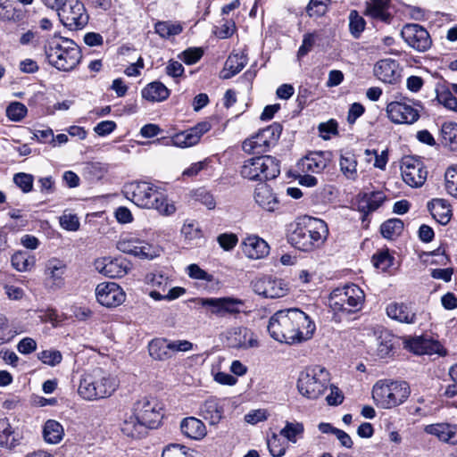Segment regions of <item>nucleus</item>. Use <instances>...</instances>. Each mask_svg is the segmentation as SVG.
<instances>
[{
    "label": "nucleus",
    "mask_w": 457,
    "mask_h": 457,
    "mask_svg": "<svg viewBox=\"0 0 457 457\" xmlns=\"http://www.w3.org/2000/svg\"><path fill=\"white\" fill-rule=\"evenodd\" d=\"M117 387L114 377L103 369L96 368L81 376L78 394L84 400L96 401L111 396Z\"/></svg>",
    "instance_id": "20e7f679"
},
{
    "label": "nucleus",
    "mask_w": 457,
    "mask_h": 457,
    "mask_svg": "<svg viewBox=\"0 0 457 457\" xmlns=\"http://www.w3.org/2000/svg\"><path fill=\"white\" fill-rule=\"evenodd\" d=\"M315 329V323L310 317L296 308L277 312L270 319L268 325L271 337L291 345L309 340Z\"/></svg>",
    "instance_id": "f257e3e1"
},
{
    "label": "nucleus",
    "mask_w": 457,
    "mask_h": 457,
    "mask_svg": "<svg viewBox=\"0 0 457 457\" xmlns=\"http://www.w3.org/2000/svg\"><path fill=\"white\" fill-rule=\"evenodd\" d=\"M364 293L358 286L352 284L338 287L332 291L328 303L337 314H350L362 308Z\"/></svg>",
    "instance_id": "0eeeda50"
},
{
    "label": "nucleus",
    "mask_w": 457,
    "mask_h": 457,
    "mask_svg": "<svg viewBox=\"0 0 457 457\" xmlns=\"http://www.w3.org/2000/svg\"><path fill=\"white\" fill-rule=\"evenodd\" d=\"M386 311L390 319L399 323L412 325L420 320V315L411 304L393 302L386 306Z\"/></svg>",
    "instance_id": "4be33fe9"
},
{
    "label": "nucleus",
    "mask_w": 457,
    "mask_h": 457,
    "mask_svg": "<svg viewBox=\"0 0 457 457\" xmlns=\"http://www.w3.org/2000/svg\"><path fill=\"white\" fill-rule=\"evenodd\" d=\"M403 230V222L402 220L394 218L389 219L380 226V232L385 238L394 239L400 236Z\"/></svg>",
    "instance_id": "49530a36"
},
{
    "label": "nucleus",
    "mask_w": 457,
    "mask_h": 457,
    "mask_svg": "<svg viewBox=\"0 0 457 457\" xmlns=\"http://www.w3.org/2000/svg\"><path fill=\"white\" fill-rule=\"evenodd\" d=\"M226 338L228 346L233 348L247 349L256 347L258 341L253 333L243 327L232 328L226 332Z\"/></svg>",
    "instance_id": "5701e85b"
},
{
    "label": "nucleus",
    "mask_w": 457,
    "mask_h": 457,
    "mask_svg": "<svg viewBox=\"0 0 457 457\" xmlns=\"http://www.w3.org/2000/svg\"><path fill=\"white\" fill-rule=\"evenodd\" d=\"M436 100L448 110L457 112V98L453 96L452 88L441 86L436 87Z\"/></svg>",
    "instance_id": "a18cd8bd"
},
{
    "label": "nucleus",
    "mask_w": 457,
    "mask_h": 457,
    "mask_svg": "<svg viewBox=\"0 0 457 457\" xmlns=\"http://www.w3.org/2000/svg\"><path fill=\"white\" fill-rule=\"evenodd\" d=\"M181 234L186 240L191 242L202 237V231L194 221L184 223L181 228Z\"/></svg>",
    "instance_id": "052dcab7"
},
{
    "label": "nucleus",
    "mask_w": 457,
    "mask_h": 457,
    "mask_svg": "<svg viewBox=\"0 0 457 457\" xmlns=\"http://www.w3.org/2000/svg\"><path fill=\"white\" fill-rule=\"evenodd\" d=\"M25 17V11L15 6L10 0H0V21L8 23H18Z\"/></svg>",
    "instance_id": "e433bc0d"
},
{
    "label": "nucleus",
    "mask_w": 457,
    "mask_h": 457,
    "mask_svg": "<svg viewBox=\"0 0 457 457\" xmlns=\"http://www.w3.org/2000/svg\"><path fill=\"white\" fill-rule=\"evenodd\" d=\"M374 266L382 271L387 270L393 264V258L387 252H379L373 256Z\"/></svg>",
    "instance_id": "0e129e2a"
},
{
    "label": "nucleus",
    "mask_w": 457,
    "mask_h": 457,
    "mask_svg": "<svg viewBox=\"0 0 457 457\" xmlns=\"http://www.w3.org/2000/svg\"><path fill=\"white\" fill-rule=\"evenodd\" d=\"M17 445L14 432L7 419L0 420V446L12 448Z\"/></svg>",
    "instance_id": "09e8293b"
},
{
    "label": "nucleus",
    "mask_w": 457,
    "mask_h": 457,
    "mask_svg": "<svg viewBox=\"0 0 457 457\" xmlns=\"http://www.w3.org/2000/svg\"><path fill=\"white\" fill-rule=\"evenodd\" d=\"M267 446L273 457H282L287 451V445L278 435L273 434L267 439Z\"/></svg>",
    "instance_id": "864d4df0"
},
{
    "label": "nucleus",
    "mask_w": 457,
    "mask_h": 457,
    "mask_svg": "<svg viewBox=\"0 0 457 457\" xmlns=\"http://www.w3.org/2000/svg\"><path fill=\"white\" fill-rule=\"evenodd\" d=\"M246 64L245 57L242 54H230L227 59L220 77L224 79H230L240 72Z\"/></svg>",
    "instance_id": "58836bf2"
},
{
    "label": "nucleus",
    "mask_w": 457,
    "mask_h": 457,
    "mask_svg": "<svg viewBox=\"0 0 457 457\" xmlns=\"http://www.w3.org/2000/svg\"><path fill=\"white\" fill-rule=\"evenodd\" d=\"M329 154L325 152H312L302 158L297 166L303 173H321L329 163Z\"/></svg>",
    "instance_id": "b1692460"
},
{
    "label": "nucleus",
    "mask_w": 457,
    "mask_h": 457,
    "mask_svg": "<svg viewBox=\"0 0 457 457\" xmlns=\"http://www.w3.org/2000/svg\"><path fill=\"white\" fill-rule=\"evenodd\" d=\"M64 436L62 426L56 420H48L43 428V436L49 444H58Z\"/></svg>",
    "instance_id": "79ce46f5"
},
{
    "label": "nucleus",
    "mask_w": 457,
    "mask_h": 457,
    "mask_svg": "<svg viewBox=\"0 0 457 457\" xmlns=\"http://www.w3.org/2000/svg\"><path fill=\"white\" fill-rule=\"evenodd\" d=\"M386 111L388 119L396 124H413L420 118L419 111L405 102H391Z\"/></svg>",
    "instance_id": "aec40b11"
},
{
    "label": "nucleus",
    "mask_w": 457,
    "mask_h": 457,
    "mask_svg": "<svg viewBox=\"0 0 457 457\" xmlns=\"http://www.w3.org/2000/svg\"><path fill=\"white\" fill-rule=\"evenodd\" d=\"M119 251L143 260H152L160 255L161 249L141 239L137 235L128 233L121 235L116 243Z\"/></svg>",
    "instance_id": "9d476101"
},
{
    "label": "nucleus",
    "mask_w": 457,
    "mask_h": 457,
    "mask_svg": "<svg viewBox=\"0 0 457 457\" xmlns=\"http://www.w3.org/2000/svg\"><path fill=\"white\" fill-rule=\"evenodd\" d=\"M217 240L220 247L223 248L225 251H229L233 249L237 245L238 241L237 235L232 233L220 234L218 237Z\"/></svg>",
    "instance_id": "774afa93"
},
{
    "label": "nucleus",
    "mask_w": 457,
    "mask_h": 457,
    "mask_svg": "<svg viewBox=\"0 0 457 457\" xmlns=\"http://www.w3.org/2000/svg\"><path fill=\"white\" fill-rule=\"evenodd\" d=\"M60 225L63 229L69 231H77L79 228V220L75 214L63 213L60 217Z\"/></svg>",
    "instance_id": "69168bd1"
},
{
    "label": "nucleus",
    "mask_w": 457,
    "mask_h": 457,
    "mask_svg": "<svg viewBox=\"0 0 457 457\" xmlns=\"http://www.w3.org/2000/svg\"><path fill=\"white\" fill-rule=\"evenodd\" d=\"M194 451L179 444H170L163 451L162 457H194Z\"/></svg>",
    "instance_id": "603ef678"
},
{
    "label": "nucleus",
    "mask_w": 457,
    "mask_h": 457,
    "mask_svg": "<svg viewBox=\"0 0 457 457\" xmlns=\"http://www.w3.org/2000/svg\"><path fill=\"white\" fill-rule=\"evenodd\" d=\"M328 235V228L325 221L309 217L296 224L290 235V242L299 250L309 252L320 247Z\"/></svg>",
    "instance_id": "39448f33"
},
{
    "label": "nucleus",
    "mask_w": 457,
    "mask_h": 457,
    "mask_svg": "<svg viewBox=\"0 0 457 457\" xmlns=\"http://www.w3.org/2000/svg\"><path fill=\"white\" fill-rule=\"evenodd\" d=\"M401 173L403 181L411 187H421L425 183L428 175L423 163L411 157H406L403 160Z\"/></svg>",
    "instance_id": "a211bd4d"
},
{
    "label": "nucleus",
    "mask_w": 457,
    "mask_h": 457,
    "mask_svg": "<svg viewBox=\"0 0 457 457\" xmlns=\"http://www.w3.org/2000/svg\"><path fill=\"white\" fill-rule=\"evenodd\" d=\"M442 144L453 150L457 149V124L444 123L441 129Z\"/></svg>",
    "instance_id": "8fccbe9b"
},
{
    "label": "nucleus",
    "mask_w": 457,
    "mask_h": 457,
    "mask_svg": "<svg viewBox=\"0 0 457 457\" xmlns=\"http://www.w3.org/2000/svg\"><path fill=\"white\" fill-rule=\"evenodd\" d=\"M123 194L136 205L154 209L162 215L170 216L176 212L175 204L151 183L145 181L129 183L124 186Z\"/></svg>",
    "instance_id": "f03ea898"
},
{
    "label": "nucleus",
    "mask_w": 457,
    "mask_h": 457,
    "mask_svg": "<svg viewBox=\"0 0 457 457\" xmlns=\"http://www.w3.org/2000/svg\"><path fill=\"white\" fill-rule=\"evenodd\" d=\"M365 27L364 19L356 11H352L349 15V28L352 35L358 37Z\"/></svg>",
    "instance_id": "4d7b16f0"
},
{
    "label": "nucleus",
    "mask_w": 457,
    "mask_h": 457,
    "mask_svg": "<svg viewBox=\"0 0 457 457\" xmlns=\"http://www.w3.org/2000/svg\"><path fill=\"white\" fill-rule=\"evenodd\" d=\"M162 408L157 399L144 397L134 403L132 412L148 428H154L157 427L162 418Z\"/></svg>",
    "instance_id": "4468645a"
},
{
    "label": "nucleus",
    "mask_w": 457,
    "mask_h": 457,
    "mask_svg": "<svg viewBox=\"0 0 457 457\" xmlns=\"http://www.w3.org/2000/svg\"><path fill=\"white\" fill-rule=\"evenodd\" d=\"M328 382V371L324 367L314 365L300 372L297 388L302 395L309 399H317L323 395Z\"/></svg>",
    "instance_id": "6e6552de"
},
{
    "label": "nucleus",
    "mask_w": 457,
    "mask_h": 457,
    "mask_svg": "<svg viewBox=\"0 0 457 457\" xmlns=\"http://www.w3.org/2000/svg\"><path fill=\"white\" fill-rule=\"evenodd\" d=\"M12 267L20 271L26 272L31 270L36 264V258L34 255L27 252H16L11 258Z\"/></svg>",
    "instance_id": "37998d69"
},
{
    "label": "nucleus",
    "mask_w": 457,
    "mask_h": 457,
    "mask_svg": "<svg viewBox=\"0 0 457 457\" xmlns=\"http://www.w3.org/2000/svg\"><path fill=\"white\" fill-rule=\"evenodd\" d=\"M186 272L192 279L203 280L206 282H212L213 280V276L212 274H209L195 263L188 265L186 268Z\"/></svg>",
    "instance_id": "bf43d9fd"
},
{
    "label": "nucleus",
    "mask_w": 457,
    "mask_h": 457,
    "mask_svg": "<svg viewBox=\"0 0 457 457\" xmlns=\"http://www.w3.org/2000/svg\"><path fill=\"white\" fill-rule=\"evenodd\" d=\"M180 428L183 435L194 440H201L207 434L204 423L195 417L183 419L180 423Z\"/></svg>",
    "instance_id": "72a5a7b5"
},
{
    "label": "nucleus",
    "mask_w": 457,
    "mask_h": 457,
    "mask_svg": "<svg viewBox=\"0 0 457 457\" xmlns=\"http://www.w3.org/2000/svg\"><path fill=\"white\" fill-rule=\"evenodd\" d=\"M148 352L150 356L155 361H166L171 358L170 353L168 339L154 338L148 344Z\"/></svg>",
    "instance_id": "ea45409f"
},
{
    "label": "nucleus",
    "mask_w": 457,
    "mask_h": 457,
    "mask_svg": "<svg viewBox=\"0 0 457 457\" xmlns=\"http://www.w3.org/2000/svg\"><path fill=\"white\" fill-rule=\"evenodd\" d=\"M254 199L258 205L268 212H275L278 209L279 200L272 188L265 184H259L254 192Z\"/></svg>",
    "instance_id": "cd10ccee"
},
{
    "label": "nucleus",
    "mask_w": 457,
    "mask_h": 457,
    "mask_svg": "<svg viewBox=\"0 0 457 457\" xmlns=\"http://www.w3.org/2000/svg\"><path fill=\"white\" fill-rule=\"evenodd\" d=\"M142 96L151 102H161L169 96V90L162 83L155 81L142 90Z\"/></svg>",
    "instance_id": "a19ab883"
},
{
    "label": "nucleus",
    "mask_w": 457,
    "mask_h": 457,
    "mask_svg": "<svg viewBox=\"0 0 457 457\" xmlns=\"http://www.w3.org/2000/svg\"><path fill=\"white\" fill-rule=\"evenodd\" d=\"M67 264L64 261L53 257L45 263L46 286L51 290H60L66 284Z\"/></svg>",
    "instance_id": "f3484780"
},
{
    "label": "nucleus",
    "mask_w": 457,
    "mask_h": 457,
    "mask_svg": "<svg viewBox=\"0 0 457 457\" xmlns=\"http://www.w3.org/2000/svg\"><path fill=\"white\" fill-rule=\"evenodd\" d=\"M401 37L408 46L418 52H426L432 45L428 30L416 23L405 24L401 29Z\"/></svg>",
    "instance_id": "2eb2a0df"
},
{
    "label": "nucleus",
    "mask_w": 457,
    "mask_h": 457,
    "mask_svg": "<svg viewBox=\"0 0 457 457\" xmlns=\"http://www.w3.org/2000/svg\"><path fill=\"white\" fill-rule=\"evenodd\" d=\"M211 124L208 121H202L195 127L175 134L170 138H158L154 143H162L164 145H174L180 148H187L195 145L201 137L211 129Z\"/></svg>",
    "instance_id": "ddd939ff"
},
{
    "label": "nucleus",
    "mask_w": 457,
    "mask_h": 457,
    "mask_svg": "<svg viewBox=\"0 0 457 457\" xmlns=\"http://www.w3.org/2000/svg\"><path fill=\"white\" fill-rule=\"evenodd\" d=\"M97 269L110 278H122L128 273V264L120 259L104 258L97 262Z\"/></svg>",
    "instance_id": "473e14b6"
},
{
    "label": "nucleus",
    "mask_w": 457,
    "mask_h": 457,
    "mask_svg": "<svg viewBox=\"0 0 457 457\" xmlns=\"http://www.w3.org/2000/svg\"><path fill=\"white\" fill-rule=\"evenodd\" d=\"M424 256L426 257L425 261L430 264L445 266L450 262L445 248L441 246L435 251L424 253Z\"/></svg>",
    "instance_id": "5fc2aeb1"
},
{
    "label": "nucleus",
    "mask_w": 457,
    "mask_h": 457,
    "mask_svg": "<svg viewBox=\"0 0 457 457\" xmlns=\"http://www.w3.org/2000/svg\"><path fill=\"white\" fill-rule=\"evenodd\" d=\"M242 251L247 258L258 260L269 254L270 245L258 236H249L242 243Z\"/></svg>",
    "instance_id": "a878e982"
},
{
    "label": "nucleus",
    "mask_w": 457,
    "mask_h": 457,
    "mask_svg": "<svg viewBox=\"0 0 457 457\" xmlns=\"http://www.w3.org/2000/svg\"><path fill=\"white\" fill-rule=\"evenodd\" d=\"M60 21L70 30L82 29L88 22L89 16L82 2L67 0L58 10Z\"/></svg>",
    "instance_id": "f8f14e48"
},
{
    "label": "nucleus",
    "mask_w": 457,
    "mask_h": 457,
    "mask_svg": "<svg viewBox=\"0 0 457 457\" xmlns=\"http://www.w3.org/2000/svg\"><path fill=\"white\" fill-rule=\"evenodd\" d=\"M27 114L26 106L19 102L12 103L6 109V116L13 121L21 120Z\"/></svg>",
    "instance_id": "13d9d810"
},
{
    "label": "nucleus",
    "mask_w": 457,
    "mask_h": 457,
    "mask_svg": "<svg viewBox=\"0 0 457 457\" xmlns=\"http://www.w3.org/2000/svg\"><path fill=\"white\" fill-rule=\"evenodd\" d=\"M374 74L384 83L393 84L399 77L398 64L395 60H380L375 65Z\"/></svg>",
    "instance_id": "7c9ffc66"
},
{
    "label": "nucleus",
    "mask_w": 457,
    "mask_h": 457,
    "mask_svg": "<svg viewBox=\"0 0 457 457\" xmlns=\"http://www.w3.org/2000/svg\"><path fill=\"white\" fill-rule=\"evenodd\" d=\"M445 187L448 195L457 199V165H453L446 170Z\"/></svg>",
    "instance_id": "3c124183"
},
{
    "label": "nucleus",
    "mask_w": 457,
    "mask_h": 457,
    "mask_svg": "<svg viewBox=\"0 0 457 457\" xmlns=\"http://www.w3.org/2000/svg\"><path fill=\"white\" fill-rule=\"evenodd\" d=\"M316 38L317 35L315 33H307L303 36V43L297 52L299 59L305 56L312 49Z\"/></svg>",
    "instance_id": "338daca9"
},
{
    "label": "nucleus",
    "mask_w": 457,
    "mask_h": 457,
    "mask_svg": "<svg viewBox=\"0 0 457 457\" xmlns=\"http://www.w3.org/2000/svg\"><path fill=\"white\" fill-rule=\"evenodd\" d=\"M13 181L24 193H29L32 190L33 176L30 174L17 173L13 177Z\"/></svg>",
    "instance_id": "e2e57ef3"
},
{
    "label": "nucleus",
    "mask_w": 457,
    "mask_h": 457,
    "mask_svg": "<svg viewBox=\"0 0 457 457\" xmlns=\"http://www.w3.org/2000/svg\"><path fill=\"white\" fill-rule=\"evenodd\" d=\"M411 394V388L405 381H378L372 388V398L377 406L391 409L403 403Z\"/></svg>",
    "instance_id": "423d86ee"
},
{
    "label": "nucleus",
    "mask_w": 457,
    "mask_h": 457,
    "mask_svg": "<svg viewBox=\"0 0 457 457\" xmlns=\"http://www.w3.org/2000/svg\"><path fill=\"white\" fill-rule=\"evenodd\" d=\"M37 318L43 323L49 322L54 327H57L61 322V319L54 309L37 310Z\"/></svg>",
    "instance_id": "680f3d73"
},
{
    "label": "nucleus",
    "mask_w": 457,
    "mask_h": 457,
    "mask_svg": "<svg viewBox=\"0 0 457 457\" xmlns=\"http://www.w3.org/2000/svg\"><path fill=\"white\" fill-rule=\"evenodd\" d=\"M432 217L441 225H447L453 216L450 203L443 198H434L427 204Z\"/></svg>",
    "instance_id": "c756f323"
},
{
    "label": "nucleus",
    "mask_w": 457,
    "mask_h": 457,
    "mask_svg": "<svg viewBox=\"0 0 457 457\" xmlns=\"http://www.w3.org/2000/svg\"><path fill=\"white\" fill-rule=\"evenodd\" d=\"M385 200L386 195L381 191L360 194L358 196V210L367 215L378 209Z\"/></svg>",
    "instance_id": "2f4dec72"
},
{
    "label": "nucleus",
    "mask_w": 457,
    "mask_h": 457,
    "mask_svg": "<svg viewBox=\"0 0 457 457\" xmlns=\"http://www.w3.org/2000/svg\"><path fill=\"white\" fill-rule=\"evenodd\" d=\"M44 50L48 62L62 71L73 70L81 59L79 46L67 37L54 36L47 39Z\"/></svg>",
    "instance_id": "7ed1b4c3"
},
{
    "label": "nucleus",
    "mask_w": 457,
    "mask_h": 457,
    "mask_svg": "<svg viewBox=\"0 0 457 457\" xmlns=\"http://www.w3.org/2000/svg\"><path fill=\"white\" fill-rule=\"evenodd\" d=\"M254 293L266 298H279L285 296L288 291V284L282 278L265 276L252 282Z\"/></svg>",
    "instance_id": "dca6fc26"
},
{
    "label": "nucleus",
    "mask_w": 457,
    "mask_h": 457,
    "mask_svg": "<svg viewBox=\"0 0 457 457\" xmlns=\"http://www.w3.org/2000/svg\"><path fill=\"white\" fill-rule=\"evenodd\" d=\"M388 0H370L367 2L365 14L385 23H389L392 15L388 12Z\"/></svg>",
    "instance_id": "f704fd0d"
},
{
    "label": "nucleus",
    "mask_w": 457,
    "mask_h": 457,
    "mask_svg": "<svg viewBox=\"0 0 457 457\" xmlns=\"http://www.w3.org/2000/svg\"><path fill=\"white\" fill-rule=\"evenodd\" d=\"M427 434L436 436L440 441L457 445V425L451 423H436L424 428Z\"/></svg>",
    "instance_id": "bb28decb"
},
{
    "label": "nucleus",
    "mask_w": 457,
    "mask_h": 457,
    "mask_svg": "<svg viewBox=\"0 0 457 457\" xmlns=\"http://www.w3.org/2000/svg\"><path fill=\"white\" fill-rule=\"evenodd\" d=\"M121 432L131 438H140L147 433L148 427L133 412L121 424Z\"/></svg>",
    "instance_id": "c9c22d12"
},
{
    "label": "nucleus",
    "mask_w": 457,
    "mask_h": 457,
    "mask_svg": "<svg viewBox=\"0 0 457 457\" xmlns=\"http://www.w3.org/2000/svg\"><path fill=\"white\" fill-rule=\"evenodd\" d=\"M224 401L217 397L206 399L199 408V415L210 425H217L223 419Z\"/></svg>",
    "instance_id": "393cba45"
},
{
    "label": "nucleus",
    "mask_w": 457,
    "mask_h": 457,
    "mask_svg": "<svg viewBox=\"0 0 457 457\" xmlns=\"http://www.w3.org/2000/svg\"><path fill=\"white\" fill-rule=\"evenodd\" d=\"M155 32L162 38H169L180 34L183 27L179 22L158 21L154 26Z\"/></svg>",
    "instance_id": "de8ad7c7"
},
{
    "label": "nucleus",
    "mask_w": 457,
    "mask_h": 457,
    "mask_svg": "<svg viewBox=\"0 0 457 457\" xmlns=\"http://www.w3.org/2000/svg\"><path fill=\"white\" fill-rule=\"evenodd\" d=\"M357 158L352 152L342 153L339 159L340 170L349 180H356L358 178Z\"/></svg>",
    "instance_id": "4c0bfd02"
},
{
    "label": "nucleus",
    "mask_w": 457,
    "mask_h": 457,
    "mask_svg": "<svg viewBox=\"0 0 457 457\" xmlns=\"http://www.w3.org/2000/svg\"><path fill=\"white\" fill-rule=\"evenodd\" d=\"M198 303L202 306L211 307L212 314L219 317L239 313L243 305L240 299L233 297L200 298Z\"/></svg>",
    "instance_id": "6ab92c4d"
},
{
    "label": "nucleus",
    "mask_w": 457,
    "mask_h": 457,
    "mask_svg": "<svg viewBox=\"0 0 457 457\" xmlns=\"http://www.w3.org/2000/svg\"><path fill=\"white\" fill-rule=\"evenodd\" d=\"M281 132L282 126L279 123L274 122L260 130L256 135L245 139L243 142L242 148L249 154H263L277 143Z\"/></svg>",
    "instance_id": "9b49d317"
},
{
    "label": "nucleus",
    "mask_w": 457,
    "mask_h": 457,
    "mask_svg": "<svg viewBox=\"0 0 457 457\" xmlns=\"http://www.w3.org/2000/svg\"><path fill=\"white\" fill-rule=\"evenodd\" d=\"M304 432V427L302 422L286 421L285 427L280 430L279 434L288 442L295 444L299 438H302Z\"/></svg>",
    "instance_id": "c03bdc74"
},
{
    "label": "nucleus",
    "mask_w": 457,
    "mask_h": 457,
    "mask_svg": "<svg viewBox=\"0 0 457 457\" xmlns=\"http://www.w3.org/2000/svg\"><path fill=\"white\" fill-rule=\"evenodd\" d=\"M97 302L106 307H116L125 301V293L114 282H103L96 288Z\"/></svg>",
    "instance_id": "412c9836"
},
{
    "label": "nucleus",
    "mask_w": 457,
    "mask_h": 457,
    "mask_svg": "<svg viewBox=\"0 0 457 457\" xmlns=\"http://www.w3.org/2000/svg\"><path fill=\"white\" fill-rule=\"evenodd\" d=\"M37 358L44 364L54 367L61 363L62 355L58 350H44L37 353Z\"/></svg>",
    "instance_id": "6e6d98bb"
},
{
    "label": "nucleus",
    "mask_w": 457,
    "mask_h": 457,
    "mask_svg": "<svg viewBox=\"0 0 457 457\" xmlns=\"http://www.w3.org/2000/svg\"><path fill=\"white\" fill-rule=\"evenodd\" d=\"M407 346L415 354H433L438 353L440 355L445 354V352H443L442 345L437 342L434 341L428 337H415L411 339L407 343Z\"/></svg>",
    "instance_id": "c85d7f7f"
},
{
    "label": "nucleus",
    "mask_w": 457,
    "mask_h": 457,
    "mask_svg": "<svg viewBox=\"0 0 457 457\" xmlns=\"http://www.w3.org/2000/svg\"><path fill=\"white\" fill-rule=\"evenodd\" d=\"M241 176L249 180L273 179L280 173L278 161L263 155L246 160L241 167Z\"/></svg>",
    "instance_id": "1a4fd4ad"
}]
</instances>
